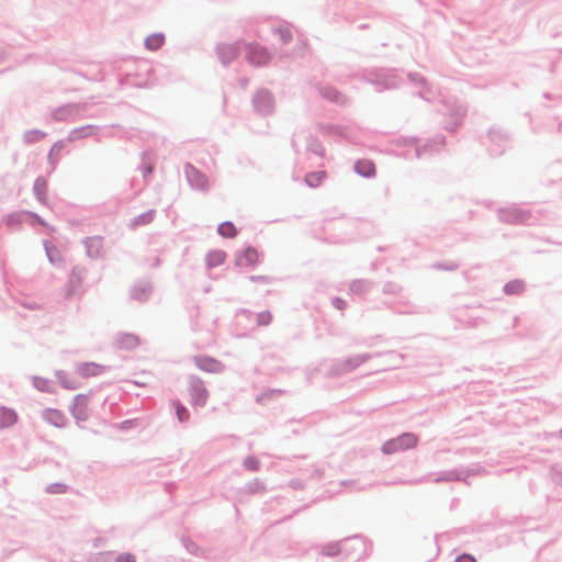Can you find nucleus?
<instances>
[{"label": "nucleus", "mask_w": 562, "mask_h": 562, "mask_svg": "<svg viewBox=\"0 0 562 562\" xmlns=\"http://www.w3.org/2000/svg\"><path fill=\"white\" fill-rule=\"evenodd\" d=\"M164 42L165 37L162 34H153L146 38L145 45L148 49L156 50L162 46Z\"/></svg>", "instance_id": "ddd939ff"}, {"label": "nucleus", "mask_w": 562, "mask_h": 562, "mask_svg": "<svg viewBox=\"0 0 562 562\" xmlns=\"http://www.w3.org/2000/svg\"><path fill=\"white\" fill-rule=\"evenodd\" d=\"M25 137L29 142L38 140L44 137V133L41 131H31L26 133Z\"/></svg>", "instance_id": "6ab92c4d"}, {"label": "nucleus", "mask_w": 562, "mask_h": 562, "mask_svg": "<svg viewBox=\"0 0 562 562\" xmlns=\"http://www.w3.org/2000/svg\"><path fill=\"white\" fill-rule=\"evenodd\" d=\"M18 420V415L13 409L1 407L0 408V429L14 425Z\"/></svg>", "instance_id": "6e6552de"}, {"label": "nucleus", "mask_w": 562, "mask_h": 562, "mask_svg": "<svg viewBox=\"0 0 562 562\" xmlns=\"http://www.w3.org/2000/svg\"><path fill=\"white\" fill-rule=\"evenodd\" d=\"M116 562H135V557L132 553L120 554Z\"/></svg>", "instance_id": "aec40b11"}, {"label": "nucleus", "mask_w": 562, "mask_h": 562, "mask_svg": "<svg viewBox=\"0 0 562 562\" xmlns=\"http://www.w3.org/2000/svg\"><path fill=\"white\" fill-rule=\"evenodd\" d=\"M251 279H252V280H265V278H263V277H252Z\"/></svg>", "instance_id": "cd10ccee"}, {"label": "nucleus", "mask_w": 562, "mask_h": 562, "mask_svg": "<svg viewBox=\"0 0 562 562\" xmlns=\"http://www.w3.org/2000/svg\"><path fill=\"white\" fill-rule=\"evenodd\" d=\"M72 413L78 419L87 418V406H88V397L86 395L79 394L74 400Z\"/></svg>", "instance_id": "0eeeda50"}, {"label": "nucleus", "mask_w": 562, "mask_h": 562, "mask_svg": "<svg viewBox=\"0 0 562 562\" xmlns=\"http://www.w3.org/2000/svg\"><path fill=\"white\" fill-rule=\"evenodd\" d=\"M356 170L364 177H370L374 173L375 168L372 161L363 159L357 161Z\"/></svg>", "instance_id": "9b49d317"}, {"label": "nucleus", "mask_w": 562, "mask_h": 562, "mask_svg": "<svg viewBox=\"0 0 562 562\" xmlns=\"http://www.w3.org/2000/svg\"><path fill=\"white\" fill-rule=\"evenodd\" d=\"M217 232L221 236L226 237V238H233L237 234V229H236L235 225L231 222L222 223L218 226Z\"/></svg>", "instance_id": "2eb2a0df"}, {"label": "nucleus", "mask_w": 562, "mask_h": 562, "mask_svg": "<svg viewBox=\"0 0 562 562\" xmlns=\"http://www.w3.org/2000/svg\"><path fill=\"white\" fill-rule=\"evenodd\" d=\"M417 443V438L412 434H404L396 439L387 441L383 446V450L385 453H393L400 450H405L415 447Z\"/></svg>", "instance_id": "f257e3e1"}, {"label": "nucleus", "mask_w": 562, "mask_h": 562, "mask_svg": "<svg viewBox=\"0 0 562 562\" xmlns=\"http://www.w3.org/2000/svg\"><path fill=\"white\" fill-rule=\"evenodd\" d=\"M194 363L196 367L203 371L210 372V373H218L223 371V364L211 357L206 356H200L194 358Z\"/></svg>", "instance_id": "f03ea898"}, {"label": "nucleus", "mask_w": 562, "mask_h": 562, "mask_svg": "<svg viewBox=\"0 0 562 562\" xmlns=\"http://www.w3.org/2000/svg\"><path fill=\"white\" fill-rule=\"evenodd\" d=\"M121 345L126 348L134 347L137 345V338L134 335H125L121 340Z\"/></svg>", "instance_id": "a211bd4d"}, {"label": "nucleus", "mask_w": 562, "mask_h": 562, "mask_svg": "<svg viewBox=\"0 0 562 562\" xmlns=\"http://www.w3.org/2000/svg\"><path fill=\"white\" fill-rule=\"evenodd\" d=\"M247 467L255 470L257 469V462L256 461H252V460H248L247 461Z\"/></svg>", "instance_id": "bb28decb"}, {"label": "nucleus", "mask_w": 562, "mask_h": 562, "mask_svg": "<svg viewBox=\"0 0 562 562\" xmlns=\"http://www.w3.org/2000/svg\"><path fill=\"white\" fill-rule=\"evenodd\" d=\"M333 93L331 94H328L327 97L330 98L331 100L334 101H339L340 99V94L336 91H331Z\"/></svg>", "instance_id": "a878e982"}, {"label": "nucleus", "mask_w": 562, "mask_h": 562, "mask_svg": "<svg viewBox=\"0 0 562 562\" xmlns=\"http://www.w3.org/2000/svg\"><path fill=\"white\" fill-rule=\"evenodd\" d=\"M225 257L226 256H225L224 251H221V250L213 251V252L209 254V262L212 266L221 265L224 262Z\"/></svg>", "instance_id": "dca6fc26"}, {"label": "nucleus", "mask_w": 562, "mask_h": 562, "mask_svg": "<svg viewBox=\"0 0 562 562\" xmlns=\"http://www.w3.org/2000/svg\"><path fill=\"white\" fill-rule=\"evenodd\" d=\"M176 414L180 423H184L189 419L190 414L187 408L180 403H175Z\"/></svg>", "instance_id": "f3484780"}, {"label": "nucleus", "mask_w": 562, "mask_h": 562, "mask_svg": "<svg viewBox=\"0 0 562 562\" xmlns=\"http://www.w3.org/2000/svg\"><path fill=\"white\" fill-rule=\"evenodd\" d=\"M195 184L202 189H205L207 188V179L204 176L196 173Z\"/></svg>", "instance_id": "412c9836"}, {"label": "nucleus", "mask_w": 562, "mask_h": 562, "mask_svg": "<svg viewBox=\"0 0 562 562\" xmlns=\"http://www.w3.org/2000/svg\"><path fill=\"white\" fill-rule=\"evenodd\" d=\"M260 260L259 251L254 247H247L236 257L237 266H255Z\"/></svg>", "instance_id": "20e7f679"}, {"label": "nucleus", "mask_w": 562, "mask_h": 562, "mask_svg": "<svg viewBox=\"0 0 562 562\" xmlns=\"http://www.w3.org/2000/svg\"><path fill=\"white\" fill-rule=\"evenodd\" d=\"M456 562H476V560L470 554H461L457 558Z\"/></svg>", "instance_id": "5701e85b"}, {"label": "nucleus", "mask_w": 562, "mask_h": 562, "mask_svg": "<svg viewBox=\"0 0 562 562\" xmlns=\"http://www.w3.org/2000/svg\"><path fill=\"white\" fill-rule=\"evenodd\" d=\"M56 378L60 385L68 390H75L79 386L78 381L71 376V374L65 372V371H57Z\"/></svg>", "instance_id": "1a4fd4ad"}, {"label": "nucleus", "mask_w": 562, "mask_h": 562, "mask_svg": "<svg viewBox=\"0 0 562 562\" xmlns=\"http://www.w3.org/2000/svg\"><path fill=\"white\" fill-rule=\"evenodd\" d=\"M326 173L324 171H315L306 175L305 182L312 187L316 188L318 187L325 179Z\"/></svg>", "instance_id": "4468645a"}, {"label": "nucleus", "mask_w": 562, "mask_h": 562, "mask_svg": "<svg viewBox=\"0 0 562 562\" xmlns=\"http://www.w3.org/2000/svg\"><path fill=\"white\" fill-rule=\"evenodd\" d=\"M258 319L261 325H267L271 321V315L270 313H261L259 314Z\"/></svg>", "instance_id": "4be33fe9"}, {"label": "nucleus", "mask_w": 562, "mask_h": 562, "mask_svg": "<svg viewBox=\"0 0 562 562\" xmlns=\"http://www.w3.org/2000/svg\"><path fill=\"white\" fill-rule=\"evenodd\" d=\"M247 59L255 65H263L268 61L269 55L263 47L251 44L247 46Z\"/></svg>", "instance_id": "7ed1b4c3"}, {"label": "nucleus", "mask_w": 562, "mask_h": 562, "mask_svg": "<svg viewBox=\"0 0 562 562\" xmlns=\"http://www.w3.org/2000/svg\"><path fill=\"white\" fill-rule=\"evenodd\" d=\"M191 396L193 404L199 406L205 405L209 397V392L206 387L203 385L202 381H195L191 385Z\"/></svg>", "instance_id": "423d86ee"}, {"label": "nucleus", "mask_w": 562, "mask_h": 562, "mask_svg": "<svg viewBox=\"0 0 562 562\" xmlns=\"http://www.w3.org/2000/svg\"><path fill=\"white\" fill-rule=\"evenodd\" d=\"M228 50L232 52L233 56L235 55L234 49L232 47H228Z\"/></svg>", "instance_id": "c85d7f7f"}, {"label": "nucleus", "mask_w": 562, "mask_h": 562, "mask_svg": "<svg viewBox=\"0 0 562 562\" xmlns=\"http://www.w3.org/2000/svg\"><path fill=\"white\" fill-rule=\"evenodd\" d=\"M45 418L49 423H52L53 425H55L57 427H61L65 424L64 415L59 411H56V409H48V411H46Z\"/></svg>", "instance_id": "f8f14e48"}, {"label": "nucleus", "mask_w": 562, "mask_h": 562, "mask_svg": "<svg viewBox=\"0 0 562 562\" xmlns=\"http://www.w3.org/2000/svg\"><path fill=\"white\" fill-rule=\"evenodd\" d=\"M76 372L81 378H91L102 374L104 372V367L94 362H83L76 367Z\"/></svg>", "instance_id": "39448f33"}, {"label": "nucleus", "mask_w": 562, "mask_h": 562, "mask_svg": "<svg viewBox=\"0 0 562 562\" xmlns=\"http://www.w3.org/2000/svg\"><path fill=\"white\" fill-rule=\"evenodd\" d=\"M34 386L41 392L54 393L55 383L43 376H35L33 380Z\"/></svg>", "instance_id": "9d476101"}, {"label": "nucleus", "mask_w": 562, "mask_h": 562, "mask_svg": "<svg viewBox=\"0 0 562 562\" xmlns=\"http://www.w3.org/2000/svg\"><path fill=\"white\" fill-rule=\"evenodd\" d=\"M100 244H101V240H100L99 238H97V237L89 238V239H88V248H89V251L91 250V248H92L93 246L98 247V246H100Z\"/></svg>", "instance_id": "b1692460"}, {"label": "nucleus", "mask_w": 562, "mask_h": 562, "mask_svg": "<svg viewBox=\"0 0 562 562\" xmlns=\"http://www.w3.org/2000/svg\"><path fill=\"white\" fill-rule=\"evenodd\" d=\"M334 304L339 310L344 308L345 305H346V303L342 300H340V299L335 300Z\"/></svg>", "instance_id": "393cba45"}]
</instances>
